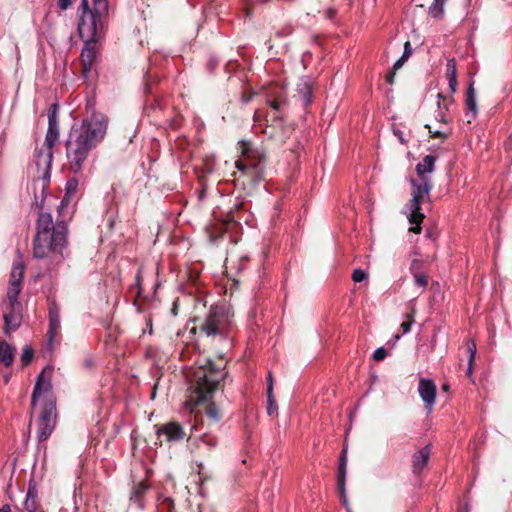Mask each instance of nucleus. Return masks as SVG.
Here are the masks:
<instances>
[{
  "label": "nucleus",
  "instance_id": "f03ea898",
  "mask_svg": "<svg viewBox=\"0 0 512 512\" xmlns=\"http://www.w3.org/2000/svg\"><path fill=\"white\" fill-rule=\"evenodd\" d=\"M435 162V156L426 155L416 165V177L410 179L411 199L405 206V214L412 224L409 231L416 234L421 232V223L425 218L421 212V206L430 200V192L433 187L431 174L434 172Z\"/></svg>",
  "mask_w": 512,
  "mask_h": 512
},
{
  "label": "nucleus",
  "instance_id": "393cba45",
  "mask_svg": "<svg viewBox=\"0 0 512 512\" xmlns=\"http://www.w3.org/2000/svg\"><path fill=\"white\" fill-rule=\"evenodd\" d=\"M159 512H173V501L171 498H159Z\"/></svg>",
  "mask_w": 512,
  "mask_h": 512
},
{
  "label": "nucleus",
  "instance_id": "2f4dec72",
  "mask_svg": "<svg viewBox=\"0 0 512 512\" xmlns=\"http://www.w3.org/2000/svg\"><path fill=\"white\" fill-rule=\"evenodd\" d=\"M367 277V274L362 269H355L352 274V279L355 282H362Z\"/></svg>",
  "mask_w": 512,
  "mask_h": 512
},
{
  "label": "nucleus",
  "instance_id": "9d476101",
  "mask_svg": "<svg viewBox=\"0 0 512 512\" xmlns=\"http://www.w3.org/2000/svg\"><path fill=\"white\" fill-rule=\"evenodd\" d=\"M53 407L49 404L43 412L41 413L40 418L38 419V439L39 441H45L52 433L54 429V419H53Z\"/></svg>",
  "mask_w": 512,
  "mask_h": 512
},
{
  "label": "nucleus",
  "instance_id": "412c9836",
  "mask_svg": "<svg viewBox=\"0 0 512 512\" xmlns=\"http://www.w3.org/2000/svg\"><path fill=\"white\" fill-rule=\"evenodd\" d=\"M60 328V317L57 310L51 309L50 311V338L51 340L55 337Z\"/></svg>",
  "mask_w": 512,
  "mask_h": 512
},
{
  "label": "nucleus",
  "instance_id": "e433bc0d",
  "mask_svg": "<svg viewBox=\"0 0 512 512\" xmlns=\"http://www.w3.org/2000/svg\"><path fill=\"white\" fill-rule=\"evenodd\" d=\"M412 54V48H411V44L409 41H406L405 42V45H404V53H403V57L408 59Z\"/></svg>",
  "mask_w": 512,
  "mask_h": 512
},
{
  "label": "nucleus",
  "instance_id": "1a4fd4ad",
  "mask_svg": "<svg viewBox=\"0 0 512 512\" xmlns=\"http://www.w3.org/2000/svg\"><path fill=\"white\" fill-rule=\"evenodd\" d=\"M436 385L435 383L426 378H420L419 384H418V393L422 399V401L425 404L426 409L428 412L432 411V408L435 404L436 400Z\"/></svg>",
  "mask_w": 512,
  "mask_h": 512
},
{
  "label": "nucleus",
  "instance_id": "423d86ee",
  "mask_svg": "<svg viewBox=\"0 0 512 512\" xmlns=\"http://www.w3.org/2000/svg\"><path fill=\"white\" fill-rule=\"evenodd\" d=\"M93 10L88 8V0H81V15L78 30L81 38L87 41L94 40L102 27L101 18L108 12L107 0H92Z\"/></svg>",
  "mask_w": 512,
  "mask_h": 512
},
{
  "label": "nucleus",
  "instance_id": "aec40b11",
  "mask_svg": "<svg viewBox=\"0 0 512 512\" xmlns=\"http://www.w3.org/2000/svg\"><path fill=\"white\" fill-rule=\"evenodd\" d=\"M346 464H347L346 451L343 450L341 458H340L339 471H338V489L340 491L341 496H344V493H345Z\"/></svg>",
  "mask_w": 512,
  "mask_h": 512
},
{
  "label": "nucleus",
  "instance_id": "4468645a",
  "mask_svg": "<svg viewBox=\"0 0 512 512\" xmlns=\"http://www.w3.org/2000/svg\"><path fill=\"white\" fill-rule=\"evenodd\" d=\"M157 436L161 442L162 437H165L166 441L168 442H173L182 440L185 436V433L178 423L171 422L160 427L157 430Z\"/></svg>",
  "mask_w": 512,
  "mask_h": 512
},
{
  "label": "nucleus",
  "instance_id": "c9c22d12",
  "mask_svg": "<svg viewBox=\"0 0 512 512\" xmlns=\"http://www.w3.org/2000/svg\"><path fill=\"white\" fill-rule=\"evenodd\" d=\"M447 80H448L449 90H450V94H451L450 96H452L457 91L458 81H457V78H449Z\"/></svg>",
  "mask_w": 512,
  "mask_h": 512
},
{
  "label": "nucleus",
  "instance_id": "58836bf2",
  "mask_svg": "<svg viewBox=\"0 0 512 512\" xmlns=\"http://www.w3.org/2000/svg\"><path fill=\"white\" fill-rule=\"evenodd\" d=\"M406 60L407 59L404 58L403 56L400 59H398L393 65V70L397 71L398 69H400Z\"/></svg>",
  "mask_w": 512,
  "mask_h": 512
},
{
  "label": "nucleus",
  "instance_id": "de8ad7c7",
  "mask_svg": "<svg viewBox=\"0 0 512 512\" xmlns=\"http://www.w3.org/2000/svg\"><path fill=\"white\" fill-rule=\"evenodd\" d=\"M472 366H473V364H470V363H469V365H468V370H467V376H469V377H470V376H471V374H472Z\"/></svg>",
  "mask_w": 512,
  "mask_h": 512
},
{
  "label": "nucleus",
  "instance_id": "a19ab883",
  "mask_svg": "<svg viewBox=\"0 0 512 512\" xmlns=\"http://www.w3.org/2000/svg\"><path fill=\"white\" fill-rule=\"evenodd\" d=\"M394 134L398 137L399 141L404 144L406 143V140L403 136V133L401 131H398V130H394Z\"/></svg>",
  "mask_w": 512,
  "mask_h": 512
},
{
  "label": "nucleus",
  "instance_id": "7ed1b4c3",
  "mask_svg": "<svg viewBox=\"0 0 512 512\" xmlns=\"http://www.w3.org/2000/svg\"><path fill=\"white\" fill-rule=\"evenodd\" d=\"M66 245V228L53 226L52 216L40 214L37 222V234L34 239L33 255L36 258L50 257L55 262L64 258L63 250Z\"/></svg>",
  "mask_w": 512,
  "mask_h": 512
},
{
  "label": "nucleus",
  "instance_id": "a18cd8bd",
  "mask_svg": "<svg viewBox=\"0 0 512 512\" xmlns=\"http://www.w3.org/2000/svg\"><path fill=\"white\" fill-rule=\"evenodd\" d=\"M0 512H11L10 506H9V505H4V506L0 509Z\"/></svg>",
  "mask_w": 512,
  "mask_h": 512
},
{
  "label": "nucleus",
  "instance_id": "f704fd0d",
  "mask_svg": "<svg viewBox=\"0 0 512 512\" xmlns=\"http://www.w3.org/2000/svg\"><path fill=\"white\" fill-rule=\"evenodd\" d=\"M30 497H31V492L29 491L24 505L28 512H35L34 511V500H31ZM41 512H43V511H41Z\"/></svg>",
  "mask_w": 512,
  "mask_h": 512
},
{
  "label": "nucleus",
  "instance_id": "f3484780",
  "mask_svg": "<svg viewBox=\"0 0 512 512\" xmlns=\"http://www.w3.org/2000/svg\"><path fill=\"white\" fill-rule=\"evenodd\" d=\"M96 39H97V37L94 40H90V42L95 41ZM84 40L87 43H89V41H87L86 39H84ZM95 57H96V52H95L94 46L91 44H87L81 53V60L83 63L84 71H87L91 67Z\"/></svg>",
  "mask_w": 512,
  "mask_h": 512
},
{
  "label": "nucleus",
  "instance_id": "ea45409f",
  "mask_svg": "<svg viewBox=\"0 0 512 512\" xmlns=\"http://www.w3.org/2000/svg\"><path fill=\"white\" fill-rule=\"evenodd\" d=\"M305 88H306V90H307V91H306V93L304 94V99H303V101H304V103H305V104H308V103H310V96H311V92H310V88H309V86H308V84H307V83L305 84Z\"/></svg>",
  "mask_w": 512,
  "mask_h": 512
},
{
  "label": "nucleus",
  "instance_id": "20e7f679",
  "mask_svg": "<svg viewBox=\"0 0 512 512\" xmlns=\"http://www.w3.org/2000/svg\"><path fill=\"white\" fill-rule=\"evenodd\" d=\"M224 376L222 367L214 365L209 360L196 368L190 377V398L186 402V407L193 411L197 405L208 401Z\"/></svg>",
  "mask_w": 512,
  "mask_h": 512
},
{
  "label": "nucleus",
  "instance_id": "b1692460",
  "mask_svg": "<svg viewBox=\"0 0 512 512\" xmlns=\"http://www.w3.org/2000/svg\"><path fill=\"white\" fill-rule=\"evenodd\" d=\"M206 415L210 418L214 423L220 420V413L214 403H210L206 407Z\"/></svg>",
  "mask_w": 512,
  "mask_h": 512
},
{
  "label": "nucleus",
  "instance_id": "79ce46f5",
  "mask_svg": "<svg viewBox=\"0 0 512 512\" xmlns=\"http://www.w3.org/2000/svg\"><path fill=\"white\" fill-rule=\"evenodd\" d=\"M76 186H77V183H76V182H74V181H70V182H68V184H67V190H68V191L74 190V189L76 188Z\"/></svg>",
  "mask_w": 512,
  "mask_h": 512
},
{
  "label": "nucleus",
  "instance_id": "473e14b6",
  "mask_svg": "<svg viewBox=\"0 0 512 512\" xmlns=\"http://www.w3.org/2000/svg\"><path fill=\"white\" fill-rule=\"evenodd\" d=\"M387 353L384 348H378L373 353V359L375 361H381L386 357Z\"/></svg>",
  "mask_w": 512,
  "mask_h": 512
},
{
  "label": "nucleus",
  "instance_id": "4be33fe9",
  "mask_svg": "<svg viewBox=\"0 0 512 512\" xmlns=\"http://www.w3.org/2000/svg\"><path fill=\"white\" fill-rule=\"evenodd\" d=\"M446 0H434L429 7V13L434 18L442 17L444 13V4Z\"/></svg>",
  "mask_w": 512,
  "mask_h": 512
},
{
  "label": "nucleus",
  "instance_id": "0eeeda50",
  "mask_svg": "<svg viewBox=\"0 0 512 512\" xmlns=\"http://www.w3.org/2000/svg\"><path fill=\"white\" fill-rule=\"evenodd\" d=\"M230 320L227 313L222 308L212 309L205 322L201 325V330L207 335L223 334L229 327Z\"/></svg>",
  "mask_w": 512,
  "mask_h": 512
},
{
  "label": "nucleus",
  "instance_id": "cd10ccee",
  "mask_svg": "<svg viewBox=\"0 0 512 512\" xmlns=\"http://www.w3.org/2000/svg\"><path fill=\"white\" fill-rule=\"evenodd\" d=\"M33 358V350L26 346L23 348L22 354H21V362L23 365H28Z\"/></svg>",
  "mask_w": 512,
  "mask_h": 512
},
{
  "label": "nucleus",
  "instance_id": "dca6fc26",
  "mask_svg": "<svg viewBox=\"0 0 512 512\" xmlns=\"http://www.w3.org/2000/svg\"><path fill=\"white\" fill-rule=\"evenodd\" d=\"M430 453V446L427 445L413 455V471L415 473L421 472L427 465Z\"/></svg>",
  "mask_w": 512,
  "mask_h": 512
},
{
  "label": "nucleus",
  "instance_id": "6ab92c4d",
  "mask_svg": "<svg viewBox=\"0 0 512 512\" xmlns=\"http://www.w3.org/2000/svg\"><path fill=\"white\" fill-rule=\"evenodd\" d=\"M14 360V348L5 341H0V362L10 366Z\"/></svg>",
  "mask_w": 512,
  "mask_h": 512
},
{
  "label": "nucleus",
  "instance_id": "c03bdc74",
  "mask_svg": "<svg viewBox=\"0 0 512 512\" xmlns=\"http://www.w3.org/2000/svg\"><path fill=\"white\" fill-rule=\"evenodd\" d=\"M271 107L277 110L279 108V102L277 100L271 101Z\"/></svg>",
  "mask_w": 512,
  "mask_h": 512
},
{
  "label": "nucleus",
  "instance_id": "4c0bfd02",
  "mask_svg": "<svg viewBox=\"0 0 512 512\" xmlns=\"http://www.w3.org/2000/svg\"><path fill=\"white\" fill-rule=\"evenodd\" d=\"M72 3V0H58V5L62 10H66Z\"/></svg>",
  "mask_w": 512,
  "mask_h": 512
},
{
  "label": "nucleus",
  "instance_id": "f257e3e1",
  "mask_svg": "<svg viewBox=\"0 0 512 512\" xmlns=\"http://www.w3.org/2000/svg\"><path fill=\"white\" fill-rule=\"evenodd\" d=\"M107 118L101 113H93L80 126H73L66 142V156L71 171L79 172L89 153L105 137Z\"/></svg>",
  "mask_w": 512,
  "mask_h": 512
},
{
  "label": "nucleus",
  "instance_id": "f8f14e48",
  "mask_svg": "<svg viewBox=\"0 0 512 512\" xmlns=\"http://www.w3.org/2000/svg\"><path fill=\"white\" fill-rule=\"evenodd\" d=\"M453 104L454 99L452 96H443L442 94H438L436 120L447 125L451 121L450 114Z\"/></svg>",
  "mask_w": 512,
  "mask_h": 512
},
{
  "label": "nucleus",
  "instance_id": "2eb2a0df",
  "mask_svg": "<svg viewBox=\"0 0 512 512\" xmlns=\"http://www.w3.org/2000/svg\"><path fill=\"white\" fill-rule=\"evenodd\" d=\"M59 139V127L58 122L55 118V116L49 117V127L46 133L45 141L43 144V148H50V150L53 149V146Z\"/></svg>",
  "mask_w": 512,
  "mask_h": 512
},
{
  "label": "nucleus",
  "instance_id": "c85d7f7f",
  "mask_svg": "<svg viewBox=\"0 0 512 512\" xmlns=\"http://www.w3.org/2000/svg\"><path fill=\"white\" fill-rule=\"evenodd\" d=\"M268 381H269V384H268V388H267V393H268V400H269V404H270L268 407V413L271 415L275 411L273 404H272L273 385H272L271 373H269Z\"/></svg>",
  "mask_w": 512,
  "mask_h": 512
},
{
  "label": "nucleus",
  "instance_id": "6e6552de",
  "mask_svg": "<svg viewBox=\"0 0 512 512\" xmlns=\"http://www.w3.org/2000/svg\"><path fill=\"white\" fill-rule=\"evenodd\" d=\"M241 154L244 157L243 159H239L235 162L236 168L243 173L245 176L249 177L252 181L256 180L260 176V168L259 165L252 162L250 155V148L248 143L240 142L239 143Z\"/></svg>",
  "mask_w": 512,
  "mask_h": 512
},
{
  "label": "nucleus",
  "instance_id": "a878e982",
  "mask_svg": "<svg viewBox=\"0 0 512 512\" xmlns=\"http://www.w3.org/2000/svg\"><path fill=\"white\" fill-rule=\"evenodd\" d=\"M425 127L429 130L430 135L435 138L446 139L450 135V130L447 127L437 130H432L430 125H425Z\"/></svg>",
  "mask_w": 512,
  "mask_h": 512
},
{
  "label": "nucleus",
  "instance_id": "a211bd4d",
  "mask_svg": "<svg viewBox=\"0 0 512 512\" xmlns=\"http://www.w3.org/2000/svg\"><path fill=\"white\" fill-rule=\"evenodd\" d=\"M466 106L468 109L466 114L468 117V122H471V120L475 119L477 115L476 94L472 85H470L467 91Z\"/></svg>",
  "mask_w": 512,
  "mask_h": 512
},
{
  "label": "nucleus",
  "instance_id": "49530a36",
  "mask_svg": "<svg viewBox=\"0 0 512 512\" xmlns=\"http://www.w3.org/2000/svg\"><path fill=\"white\" fill-rule=\"evenodd\" d=\"M145 490L146 486L144 484H140L137 493H143Z\"/></svg>",
  "mask_w": 512,
  "mask_h": 512
},
{
  "label": "nucleus",
  "instance_id": "c756f323",
  "mask_svg": "<svg viewBox=\"0 0 512 512\" xmlns=\"http://www.w3.org/2000/svg\"><path fill=\"white\" fill-rule=\"evenodd\" d=\"M406 318H407V319H406V320L401 324V326H400V327H401V329H402V333H403V334L408 333V332L410 331V329H411V326H412V324H413V322H414V315H413V312H412L411 314H408V315L406 316Z\"/></svg>",
  "mask_w": 512,
  "mask_h": 512
},
{
  "label": "nucleus",
  "instance_id": "39448f33",
  "mask_svg": "<svg viewBox=\"0 0 512 512\" xmlns=\"http://www.w3.org/2000/svg\"><path fill=\"white\" fill-rule=\"evenodd\" d=\"M24 274V264L22 261H16L10 273L7 298L3 302L2 312L4 319V332L10 334L15 331L22 321L21 303L18 301V295L21 291V281Z\"/></svg>",
  "mask_w": 512,
  "mask_h": 512
},
{
  "label": "nucleus",
  "instance_id": "8fccbe9b",
  "mask_svg": "<svg viewBox=\"0 0 512 512\" xmlns=\"http://www.w3.org/2000/svg\"><path fill=\"white\" fill-rule=\"evenodd\" d=\"M442 388H443L444 391H447L448 390V385L445 384V385H443Z\"/></svg>",
  "mask_w": 512,
  "mask_h": 512
},
{
  "label": "nucleus",
  "instance_id": "9b49d317",
  "mask_svg": "<svg viewBox=\"0 0 512 512\" xmlns=\"http://www.w3.org/2000/svg\"><path fill=\"white\" fill-rule=\"evenodd\" d=\"M53 160V150L41 147L37 152L35 164L39 177L47 179L50 176V168Z\"/></svg>",
  "mask_w": 512,
  "mask_h": 512
},
{
  "label": "nucleus",
  "instance_id": "37998d69",
  "mask_svg": "<svg viewBox=\"0 0 512 512\" xmlns=\"http://www.w3.org/2000/svg\"><path fill=\"white\" fill-rule=\"evenodd\" d=\"M394 75H395V71L394 70L387 75V81L389 83H391V84L393 83Z\"/></svg>",
  "mask_w": 512,
  "mask_h": 512
},
{
  "label": "nucleus",
  "instance_id": "bb28decb",
  "mask_svg": "<svg viewBox=\"0 0 512 512\" xmlns=\"http://www.w3.org/2000/svg\"><path fill=\"white\" fill-rule=\"evenodd\" d=\"M446 77L457 78L456 62L454 59H449L446 64Z\"/></svg>",
  "mask_w": 512,
  "mask_h": 512
},
{
  "label": "nucleus",
  "instance_id": "5701e85b",
  "mask_svg": "<svg viewBox=\"0 0 512 512\" xmlns=\"http://www.w3.org/2000/svg\"><path fill=\"white\" fill-rule=\"evenodd\" d=\"M217 444V438L213 435H210V434H204L200 440H199V443H198V448L200 450H203L205 448H212L214 446H216Z\"/></svg>",
  "mask_w": 512,
  "mask_h": 512
},
{
  "label": "nucleus",
  "instance_id": "ddd939ff",
  "mask_svg": "<svg viewBox=\"0 0 512 512\" xmlns=\"http://www.w3.org/2000/svg\"><path fill=\"white\" fill-rule=\"evenodd\" d=\"M52 369L50 367H46L40 373L37 378L35 388L32 395V406L35 407L37 399L46 392H49L51 389L50 377H51Z\"/></svg>",
  "mask_w": 512,
  "mask_h": 512
},
{
  "label": "nucleus",
  "instance_id": "72a5a7b5",
  "mask_svg": "<svg viewBox=\"0 0 512 512\" xmlns=\"http://www.w3.org/2000/svg\"><path fill=\"white\" fill-rule=\"evenodd\" d=\"M468 352H469V362L470 364H473L476 356V344L474 342H470L468 345Z\"/></svg>",
  "mask_w": 512,
  "mask_h": 512
},
{
  "label": "nucleus",
  "instance_id": "7c9ffc66",
  "mask_svg": "<svg viewBox=\"0 0 512 512\" xmlns=\"http://www.w3.org/2000/svg\"><path fill=\"white\" fill-rule=\"evenodd\" d=\"M414 280L415 283L422 288H425L428 284V277L425 274H415Z\"/></svg>",
  "mask_w": 512,
  "mask_h": 512
},
{
  "label": "nucleus",
  "instance_id": "09e8293b",
  "mask_svg": "<svg viewBox=\"0 0 512 512\" xmlns=\"http://www.w3.org/2000/svg\"><path fill=\"white\" fill-rule=\"evenodd\" d=\"M10 377H11V375L9 373L5 374L4 377H3L4 378V382L8 383L10 381Z\"/></svg>",
  "mask_w": 512,
  "mask_h": 512
}]
</instances>
